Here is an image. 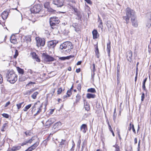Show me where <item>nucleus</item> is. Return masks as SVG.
<instances>
[{"label": "nucleus", "mask_w": 151, "mask_h": 151, "mask_svg": "<svg viewBox=\"0 0 151 151\" xmlns=\"http://www.w3.org/2000/svg\"><path fill=\"white\" fill-rule=\"evenodd\" d=\"M125 12L126 15L123 17V18L125 20L127 24L129 22V19L136 17L135 12L134 10L131 9L130 8L127 7L126 9Z\"/></svg>", "instance_id": "f257e3e1"}, {"label": "nucleus", "mask_w": 151, "mask_h": 151, "mask_svg": "<svg viewBox=\"0 0 151 151\" xmlns=\"http://www.w3.org/2000/svg\"><path fill=\"white\" fill-rule=\"evenodd\" d=\"M73 45L72 43L70 41L65 42L61 44L60 47V49L63 50L64 51L69 52L70 50L73 49Z\"/></svg>", "instance_id": "f03ea898"}, {"label": "nucleus", "mask_w": 151, "mask_h": 151, "mask_svg": "<svg viewBox=\"0 0 151 151\" xmlns=\"http://www.w3.org/2000/svg\"><path fill=\"white\" fill-rule=\"evenodd\" d=\"M17 75L13 70L9 72L6 76V77L7 78V81L12 84L14 83L17 81Z\"/></svg>", "instance_id": "7ed1b4c3"}, {"label": "nucleus", "mask_w": 151, "mask_h": 151, "mask_svg": "<svg viewBox=\"0 0 151 151\" xmlns=\"http://www.w3.org/2000/svg\"><path fill=\"white\" fill-rule=\"evenodd\" d=\"M50 23L51 27L52 29L57 28L58 24L60 22L58 17H51L50 19Z\"/></svg>", "instance_id": "20e7f679"}, {"label": "nucleus", "mask_w": 151, "mask_h": 151, "mask_svg": "<svg viewBox=\"0 0 151 151\" xmlns=\"http://www.w3.org/2000/svg\"><path fill=\"white\" fill-rule=\"evenodd\" d=\"M52 4L57 7H61L64 5V1L61 0H52Z\"/></svg>", "instance_id": "39448f33"}, {"label": "nucleus", "mask_w": 151, "mask_h": 151, "mask_svg": "<svg viewBox=\"0 0 151 151\" xmlns=\"http://www.w3.org/2000/svg\"><path fill=\"white\" fill-rule=\"evenodd\" d=\"M41 9V7L40 5L38 4L32 8L31 9L32 13L36 14L38 13Z\"/></svg>", "instance_id": "423d86ee"}, {"label": "nucleus", "mask_w": 151, "mask_h": 151, "mask_svg": "<svg viewBox=\"0 0 151 151\" xmlns=\"http://www.w3.org/2000/svg\"><path fill=\"white\" fill-rule=\"evenodd\" d=\"M42 55L45 61L46 62H50L55 60V58H54L44 53L42 54Z\"/></svg>", "instance_id": "0eeeda50"}, {"label": "nucleus", "mask_w": 151, "mask_h": 151, "mask_svg": "<svg viewBox=\"0 0 151 151\" xmlns=\"http://www.w3.org/2000/svg\"><path fill=\"white\" fill-rule=\"evenodd\" d=\"M36 40L37 46H43L45 45V40L44 39L37 38H36Z\"/></svg>", "instance_id": "6e6552de"}, {"label": "nucleus", "mask_w": 151, "mask_h": 151, "mask_svg": "<svg viewBox=\"0 0 151 151\" xmlns=\"http://www.w3.org/2000/svg\"><path fill=\"white\" fill-rule=\"evenodd\" d=\"M42 103L41 104L40 101H38L35 103L34 106L32 107V110L35 111L36 108L38 109L40 108H42Z\"/></svg>", "instance_id": "1a4fd4ad"}, {"label": "nucleus", "mask_w": 151, "mask_h": 151, "mask_svg": "<svg viewBox=\"0 0 151 151\" xmlns=\"http://www.w3.org/2000/svg\"><path fill=\"white\" fill-rule=\"evenodd\" d=\"M132 52L130 50L127 51L126 53L127 58L128 61L131 62L132 60Z\"/></svg>", "instance_id": "9d476101"}, {"label": "nucleus", "mask_w": 151, "mask_h": 151, "mask_svg": "<svg viewBox=\"0 0 151 151\" xmlns=\"http://www.w3.org/2000/svg\"><path fill=\"white\" fill-rule=\"evenodd\" d=\"M57 43L55 40H52L48 42V47L49 48H53L56 45Z\"/></svg>", "instance_id": "9b49d317"}, {"label": "nucleus", "mask_w": 151, "mask_h": 151, "mask_svg": "<svg viewBox=\"0 0 151 151\" xmlns=\"http://www.w3.org/2000/svg\"><path fill=\"white\" fill-rule=\"evenodd\" d=\"M131 21L132 26L136 27H137L138 26V24L136 17H135L132 18L131 19Z\"/></svg>", "instance_id": "f8f14e48"}, {"label": "nucleus", "mask_w": 151, "mask_h": 151, "mask_svg": "<svg viewBox=\"0 0 151 151\" xmlns=\"http://www.w3.org/2000/svg\"><path fill=\"white\" fill-rule=\"evenodd\" d=\"M55 121V119L53 118H51L48 119L46 122V126L49 127Z\"/></svg>", "instance_id": "ddd939ff"}, {"label": "nucleus", "mask_w": 151, "mask_h": 151, "mask_svg": "<svg viewBox=\"0 0 151 151\" xmlns=\"http://www.w3.org/2000/svg\"><path fill=\"white\" fill-rule=\"evenodd\" d=\"M80 130L83 133H85L88 130L87 125L85 124H82L80 127Z\"/></svg>", "instance_id": "4468645a"}, {"label": "nucleus", "mask_w": 151, "mask_h": 151, "mask_svg": "<svg viewBox=\"0 0 151 151\" xmlns=\"http://www.w3.org/2000/svg\"><path fill=\"white\" fill-rule=\"evenodd\" d=\"M83 100L84 102V107L85 109L87 111H88L90 109L89 104L84 99H83Z\"/></svg>", "instance_id": "2eb2a0df"}, {"label": "nucleus", "mask_w": 151, "mask_h": 151, "mask_svg": "<svg viewBox=\"0 0 151 151\" xmlns=\"http://www.w3.org/2000/svg\"><path fill=\"white\" fill-rule=\"evenodd\" d=\"M32 55L34 59H35V60L38 62H40V60L38 56L34 52H33L32 53Z\"/></svg>", "instance_id": "dca6fc26"}, {"label": "nucleus", "mask_w": 151, "mask_h": 151, "mask_svg": "<svg viewBox=\"0 0 151 151\" xmlns=\"http://www.w3.org/2000/svg\"><path fill=\"white\" fill-rule=\"evenodd\" d=\"M61 124L60 122H58L55 123L53 127V129H54L58 130L59 128V127L61 126Z\"/></svg>", "instance_id": "f3484780"}, {"label": "nucleus", "mask_w": 151, "mask_h": 151, "mask_svg": "<svg viewBox=\"0 0 151 151\" xmlns=\"http://www.w3.org/2000/svg\"><path fill=\"white\" fill-rule=\"evenodd\" d=\"M8 15V13L7 11H4L1 14L2 18L4 20L6 19Z\"/></svg>", "instance_id": "a211bd4d"}, {"label": "nucleus", "mask_w": 151, "mask_h": 151, "mask_svg": "<svg viewBox=\"0 0 151 151\" xmlns=\"http://www.w3.org/2000/svg\"><path fill=\"white\" fill-rule=\"evenodd\" d=\"M93 35V38L94 39L97 38L99 36V34L97 30L94 29L92 32Z\"/></svg>", "instance_id": "6ab92c4d"}, {"label": "nucleus", "mask_w": 151, "mask_h": 151, "mask_svg": "<svg viewBox=\"0 0 151 151\" xmlns=\"http://www.w3.org/2000/svg\"><path fill=\"white\" fill-rule=\"evenodd\" d=\"M39 144V142H36L33 145L29 147L30 150L32 151L34 150L38 146Z\"/></svg>", "instance_id": "aec40b11"}, {"label": "nucleus", "mask_w": 151, "mask_h": 151, "mask_svg": "<svg viewBox=\"0 0 151 151\" xmlns=\"http://www.w3.org/2000/svg\"><path fill=\"white\" fill-rule=\"evenodd\" d=\"M68 142L67 141L65 140L62 139L61 141L60 142V143L59 144V147H62L63 145H68Z\"/></svg>", "instance_id": "412c9836"}, {"label": "nucleus", "mask_w": 151, "mask_h": 151, "mask_svg": "<svg viewBox=\"0 0 151 151\" xmlns=\"http://www.w3.org/2000/svg\"><path fill=\"white\" fill-rule=\"evenodd\" d=\"M96 97V95L94 94L88 93L86 94V97L88 99L94 98Z\"/></svg>", "instance_id": "4be33fe9"}, {"label": "nucleus", "mask_w": 151, "mask_h": 151, "mask_svg": "<svg viewBox=\"0 0 151 151\" xmlns=\"http://www.w3.org/2000/svg\"><path fill=\"white\" fill-rule=\"evenodd\" d=\"M111 42L109 41L108 43L107 44V51L108 53L109 54L110 51L111 46H110Z\"/></svg>", "instance_id": "5701e85b"}, {"label": "nucleus", "mask_w": 151, "mask_h": 151, "mask_svg": "<svg viewBox=\"0 0 151 151\" xmlns=\"http://www.w3.org/2000/svg\"><path fill=\"white\" fill-rule=\"evenodd\" d=\"M17 70L19 73L22 74H24V71L23 69H22L19 67H18L17 68Z\"/></svg>", "instance_id": "b1692460"}, {"label": "nucleus", "mask_w": 151, "mask_h": 151, "mask_svg": "<svg viewBox=\"0 0 151 151\" xmlns=\"http://www.w3.org/2000/svg\"><path fill=\"white\" fill-rule=\"evenodd\" d=\"M106 25L108 27V29H109L112 27V24L111 21H108L106 23Z\"/></svg>", "instance_id": "393cba45"}, {"label": "nucleus", "mask_w": 151, "mask_h": 151, "mask_svg": "<svg viewBox=\"0 0 151 151\" xmlns=\"http://www.w3.org/2000/svg\"><path fill=\"white\" fill-rule=\"evenodd\" d=\"M151 26V15L146 24V27L149 28Z\"/></svg>", "instance_id": "a878e982"}, {"label": "nucleus", "mask_w": 151, "mask_h": 151, "mask_svg": "<svg viewBox=\"0 0 151 151\" xmlns=\"http://www.w3.org/2000/svg\"><path fill=\"white\" fill-rule=\"evenodd\" d=\"M14 37V35L10 37V41L13 44H15L16 43V39L15 38H12V37Z\"/></svg>", "instance_id": "bb28decb"}, {"label": "nucleus", "mask_w": 151, "mask_h": 151, "mask_svg": "<svg viewBox=\"0 0 151 151\" xmlns=\"http://www.w3.org/2000/svg\"><path fill=\"white\" fill-rule=\"evenodd\" d=\"M32 106V104H29L26 106L24 109H23V111H27V110L30 108Z\"/></svg>", "instance_id": "cd10ccee"}, {"label": "nucleus", "mask_w": 151, "mask_h": 151, "mask_svg": "<svg viewBox=\"0 0 151 151\" xmlns=\"http://www.w3.org/2000/svg\"><path fill=\"white\" fill-rule=\"evenodd\" d=\"M7 124L6 123H4L2 128V129H1V131L2 132H4L5 131V130H6L7 128Z\"/></svg>", "instance_id": "c85d7f7f"}, {"label": "nucleus", "mask_w": 151, "mask_h": 151, "mask_svg": "<svg viewBox=\"0 0 151 151\" xmlns=\"http://www.w3.org/2000/svg\"><path fill=\"white\" fill-rule=\"evenodd\" d=\"M88 92H90L92 93H95L96 92L95 89L94 88H91L88 89L87 90Z\"/></svg>", "instance_id": "c756f323"}, {"label": "nucleus", "mask_w": 151, "mask_h": 151, "mask_svg": "<svg viewBox=\"0 0 151 151\" xmlns=\"http://www.w3.org/2000/svg\"><path fill=\"white\" fill-rule=\"evenodd\" d=\"M36 137H37L36 136H35L33 137H32L31 138V139H30L26 141V143H31L32 141L33 140H34L35 139V138H36Z\"/></svg>", "instance_id": "7c9ffc66"}, {"label": "nucleus", "mask_w": 151, "mask_h": 151, "mask_svg": "<svg viewBox=\"0 0 151 151\" xmlns=\"http://www.w3.org/2000/svg\"><path fill=\"white\" fill-rule=\"evenodd\" d=\"M50 5V3L49 2H46L44 4V7L48 9L49 8Z\"/></svg>", "instance_id": "2f4dec72"}, {"label": "nucleus", "mask_w": 151, "mask_h": 151, "mask_svg": "<svg viewBox=\"0 0 151 151\" xmlns=\"http://www.w3.org/2000/svg\"><path fill=\"white\" fill-rule=\"evenodd\" d=\"M75 14H76L77 16L78 19H81L82 17V16L80 12L78 11V12L75 13Z\"/></svg>", "instance_id": "473e14b6"}, {"label": "nucleus", "mask_w": 151, "mask_h": 151, "mask_svg": "<svg viewBox=\"0 0 151 151\" xmlns=\"http://www.w3.org/2000/svg\"><path fill=\"white\" fill-rule=\"evenodd\" d=\"M24 133L25 134L27 137L31 136L32 134V133L31 132V131L29 130L25 132Z\"/></svg>", "instance_id": "72a5a7b5"}, {"label": "nucleus", "mask_w": 151, "mask_h": 151, "mask_svg": "<svg viewBox=\"0 0 151 151\" xmlns=\"http://www.w3.org/2000/svg\"><path fill=\"white\" fill-rule=\"evenodd\" d=\"M38 93L37 92H34L33 94L32 95V97L34 99H35L36 98V96Z\"/></svg>", "instance_id": "f704fd0d"}, {"label": "nucleus", "mask_w": 151, "mask_h": 151, "mask_svg": "<svg viewBox=\"0 0 151 151\" xmlns=\"http://www.w3.org/2000/svg\"><path fill=\"white\" fill-rule=\"evenodd\" d=\"M24 103V102H22L19 103L18 104H17L16 105V106H17V109L19 110V109H20L22 106V105Z\"/></svg>", "instance_id": "c9c22d12"}, {"label": "nucleus", "mask_w": 151, "mask_h": 151, "mask_svg": "<svg viewBox=\"0 0 151 151\" xmlns=\"http://www.w3.org/2000/svg\"><path fill=\"white\" fill-rule=\"evenodd\" d=\"M116 108H115L114 110V114H113V120L114 122L115 121V119H116Z\"/></svg>", "instance_id": "e433bc0d"}, {"label": "nucleus", "mask_w": 151, "mask_h": 151, "mask_svg": "<svg viewBox=\"0 0 151 151\" xmlns=\"http://www.w3.org/2000/svg\"><path fill=\"white\" fill-rule=\"evenodd\" d=\"M80 98L81 96L79 95L78 94L76 96V102L77 103V102H78L80 100Z\"/></svg>", "instance_id": "4c0bfd02"}, {"label": "nucleus", "mask_w": 151, "mask_h": 151, "mask_svg": "<svg viewBox=\"0 0 151 151\" xmlns=\"http://www.w3.org/2000/svg\"><path fill=\"white\" fill-rule=\"evenodd\" d=\"M113 146L115 148V151H120L119 147L117 145H115Z\"/></svg>", "instance_id": "58836bf2"}, {"label": "nucleus", "mask_w": 151, "mask_h": 151, "mask_svg": "<svg viewBox=\"0 0 151 151\" xmlns=\"http://www.w3.org/2000/svg\"><path fill=\"white\" fill-rule=\"evenodd\" d=\"M41 108H39V109H38V110L37 111L36 113L35 114H34L35 116H36L38 114H40V112L41 111Z\"/></svg>", "instance_id": "ea45409f"}, {"label": "nucleus", "mask_w": 151, "mask_h": 151, "mask_svg": "<svg viewBox=\"0 0 151 151\" xmlns=\"http://www.w3.org/2000/svg\"><path fill=\"white\" fill-rule=\"evenodd\" d=\"M18 55V52L17 50H15V54L14 55V58H16L17 57V56Z\"/></svg>", "instance_id": "a19ab883"}, {"label": "nucleus", "mask_w": 151, "mask_h": 151, "mask_svg": "<svg viewBox=\"0 0 151 151\" xmlns=\"http://www.w3.org/2000/svg\"><path fill=\"white\" fill-rule=\"evenodd\" d=\"M117 84H118L120 83L119 74L116 75Z\"/></svg>", "instance_id": "79ce46f5"}, {"label": "nucleus", "mask_w": 151, "mask_h": 151, "mask_svg": "<svg viewBox=\"0 0 151 151\" xmlns=\"http://www.w3.org/2000/svg\"><path fill=\"white\" fill-rule=\"evenodd\" d=\"M62 91V89L61 88H59L57 91V94H60L61 92Z\"/></svg>", "instance_id": "37998d69"}, {"label": "nucleus", "mask_w": 151, "mask_h": 151, "mask_svg": "<svg viewBox=\"0 0 151 151\" xmlns=\"http://www.w3.org/2000/svg\"><path fill=\"white\" fill-rule=\"evenodd\" d=\"M48 11L49 12H51V13H54L55 11V10L52 9L51 8H49L47 9Z\"/></svg>", "instance_id": "c03bdc74"}, {"label": "nucleus", "mask_w": 151, "mask_h": 151, "mask_svg": "<svg viewBox=\"0 0 151 151\" xmlns=\"http://www.w3.org/2000/svg\"><path fill=\"white\" fill-rule=\"evenodd\" d=\"M2 115L3 117L6 118H8L9 117V116L8 114L5 113L3 114Z\"/></svg>", "instance_id": "a18cd8bd"}, {"label": "nucleus", "mask_w": 151, "mask_h": 151, "mask_svg": "<svg viewBox=\"0 0 151 151\" xmlns=\"http://www.w3.org/2000/svg\"><path fill=\"white\" fill-rule=\"evenodd\" d=\"M71 94L70 90H69L67 91V95L68 96V97H70Z\"/></svg>", "instance_id": "49530a36"}, {"label": "nucleus", "mask_w": 151, "mask_h": 151, "mask_svg": "<svg viewBox=\"0 0 151 151\" xmlns=\"http://www.w3.org/2000/svg\"><path fill=\"white\" fill-rule=\"evenodd\" d=\"M95 52L96 56H97V58H99V50H96Z\"/></svg>", "instance_id": "de8ad7c7"}, {"label": "nucleus", "mask_w": 151, "mask_h": 151, "mask_svg": "<svg viewBox=\"0 0 151 151\" xmlns=\"http://www.w3.org/2000/svg\"><path fill=\"white\" fill-rule=\"evenodd\" d=\"M26 79V78L24 76H23L20 78V80L21 81H24Z\"/></svg>", "instance_id": "09e8293b"}, {"label": "nucleus", "mask_w": 151, "mask_h": 151, "mask_svg": "<svg viewBox=\"0 0 151 151\" xmlns=\"http://www.w3.org/2000/svg\"><path fill=\"white\" fill-rule=\"evenodd\" d=\"M145 99V93H142L141 96V101H144Z\"/></svg>", "instance_id": "8fccbe9b"}, {"label": "nucleus", "mask_w": 151, "mask_h": 151, "mask_svg": "<svg viewBox=\"0 0 151 151\" xmlns=\"http://www.w3.org/2000/svg\"><path fill=\"white\" fill-rule=\"evenodd\" d=\"M72 26L74 28V29H75L74 30L76 32H78L79 31H80V29H79L78 28H77L76 27H74V26H73V25Z\"/></svg>", "instance_id": "3c124183"}, {"label": "nucleus", "mask_w": 151, "mask_h": 151, "mask_svg": "<svg viewBox=\"0 0 151 151\" xmlns=\"http://www.w3.org/2000/svg\"><path fill=\"white\" fill-rule=\"evenodd\" d=\"M88 4H92L91 1L90 0H84Z\"/></svg>", "instance_id": "603ef678"}, {"label": "nucleus", "mask_w": 151, "mask_h": 151, "mask_svg": "<svg viewBox=\"0 0 151 151\" xmlns=\"http://www.w3.org/2000/svg\"><path fill=\"white\" fill-rule=\"evenodd\" d=\"M59 59L61 60H65L66 59H67L66 57H61L59 58Z\"/></svg>", "instance_id": "864d4df0"}, {"label": "nucleus", "mask_w": 151, "mask_h": 151, "mask_svg": "<svg viewBox=\"0 0 151 151\" xmlns=\"http://www.w3.org/2000/svg\"><path fill=\"white\" fill-rule=\"evenodd\" d=\"M81 142V140L79 139L78 142V146L80 147V145Z\"/></svg>", "instance_id": "5fc2aeb1"}, {"label": "nucleus", "mask_w": 151, "mask_h": 151, "mask_svg": "<svg viewBox=\"0 0 151 151\" xmlns=\"http://www.w3.org/2000/svg\"><path fill=\"white\" fill-rule=\"evenodd\" d=\"M132 129L133 132L135 133H136V131L134 128V125L133 124L132 125Z\"/></svg>", "instance_id": "6e6d98bb"}, {"label": "nucleus", "mask_w": 151, "mask_h": 151, "mask_svg": "<svg viewBox=\"0 0 151 151\" xmlns=\"http://www.w3.org/2000/svg\"><path fill=\"white\" fill-rule=\"evenodd\" d=\"M3 82V78L1 76V75L0 74V83L1 84Z\"/></svg>", "instance_id": "4d7b16f0"}, {"label": "nucleus", "mask_w": 151, "mask_h": 151, "mask_svg": "<svg viewBox=\"0 0 151 151\" xmlns=\"http://www.w3.org/2000/svg\"><path fill=\"white\" fill-rule=\"evenodd\" d=\"M73 57H74L73 55H70V56H67L66 57L67 59H69L70 58H73Z\"/></svg>", "instance_id": "13d9d810"}, {"label": "nucleus", "mask_w": 151, "mask_h": 151, "mask_svg": "<svg viewBox=\"0 0 151 151\" xmlns=\"http://www.w3.org/2000/svg\"><path fill=\"white\" fill-rule=\"evenodd\" d=\"M92 71L93 72H94L96 71L95 65L94 63L93 64V69Z\"/></svg>", "instance_id": "bf43d9fd"}, {"label": "nucleus", "mask_w": 151, "mask_h": 151, "mask_svg": "<svg viewBox=\"0 0 151 151\" xmlns=\"http://www.w3.org/2000/svg\"><path fill=\"white\" fill-rule=\"evenodd\" d=\"M77 88L78 90H80L81 89V85L80 84H78Z\"/></svg>", "instance_id": "052dcab7"}, {"label": "nucleus", "mask_w": 151, "mask_h": 151, "mask_svg": "<svg viewBox=\"0 0 151 151\" xmlns=\"http://www.w3.org/2000/svg\"><path fill=\"white\" fill-rule=\"evenodd\" d=\"M140 140H139V142H138V151H139V145H140Z\"/></svg>", "instance_id": "680f3d73"}, {"label": "nucleus", "mask_w": 151, "mask_h": 151, "mask_svg": "<svg viewBox=\"0 0 151 151\" xmlns=\"http://www.w3.org/2000/svg\"><path fill=\"white\" fill-rule=\"evenodd\" d=\"M10 104V102L9 101L7 102L5 104V107H6L8 106Z\"/></svg>", "instance_id": "e2e57ef3"}, {"label": "nucleus", "mask_w": 151, "mask_h": 151, "mask_svg": "<svg viewBox=\"0 0 151 151\" xmlns=\"http://www.w3.org/2000/svg\"><path fill=\"white\" fill-rule=\"evenodd\" d=\"M80 71H81V69L80 68L77 69L76 70V72L77 73H78L80 72Z\"/></svg>", "instance_id": "0e129e2a"}, {"label": "nucleus", "mask_w": 151, "mask_h": 151, "mask_svg": "<svg viewBox=\"0 0 151 151\" xmlns=\"http://www.w3.org/2000/svg\"><path fill=\"white\" fill-rule=\"evenodd\" d=\"M147 78H146L144 80V81L143 82V84H145V83H146V82L147 81Z\"/></svg>", "instance_id": "69168bd1"}, {"label": "nucleus", "mask_w": 151, "mask_h": 151, "mask_svg": "<svg viewBox=\"0 0 151 151\" xmlns=\"http://www.w3.org/2000/svg\"><path fill=\"white\" fill-rule=\"evenodd\" d=\"M73 10L75 13L78 12L77 9L76 8L73 7Z\"/></svg>", "instance_id": "338daca9"}, {"label": "nucleus", "mask_w": 151, "mask_h": 151, "mask_svg": "<svg viewBox=\"0 0 151 151\" xmlns=\"http://www.w3.org/2000/svg\"><path fill=\"white\" fill-rule=\"evenodd\" d=\"M142 88L144 90H145L146 87H145V84H143Z\"/></svg>", "instance_id": "774afa93"}]
</instances>
